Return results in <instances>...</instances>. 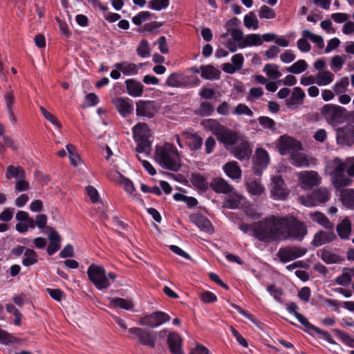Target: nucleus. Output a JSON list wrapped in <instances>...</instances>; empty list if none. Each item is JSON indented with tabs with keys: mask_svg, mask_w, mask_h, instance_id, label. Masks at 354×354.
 Instances as JSON below:
<instances>
[{
	"mask_svg": "<svg viewBox=\"0 0 354 354\" xmlns=\"http://www.w3.org/2000/svg\"><path fill=\"white\" fill-rule=\"evenodd\" d=\"M281 219H282V216L272 215L253 223V236L265 243L282 241V221Z\"/></svg>",
	"mask_w": 354,
	"mask_h": 354,
	"instance_id": "nucleus-1",
	"label": "nucleus"
},
{
	"mask_svg": "<svg viewBox=\"0 0 354 354\" xmlns=\"http://www.w3.org/2000/svg\"><path fill=\"white\" fill-rule=\"evenodd\" d=\"M156 159L162 168L178 171L181 167L180 158L176 147L166 143L162 147L156 150Z\"/></svg>",
	"mask_w": 354,
	"mask_h": 354,
	"instance_id": "nucleus-2",
	"label": "nucleus"
},
{
	"mask_svg": "<svg viewBox=\"0 0 354 354\" xmlns=\"http://www.w3.org/2000/svg\"><path fill=\"white\" fill-rule=\"evenodd\" d=\"M283 239L302 241L307 234V228L304 222L293 216H282Z\"/></svg>",
	"mask_w": 354,
	"mask_h": 354,
	"instance_id": "nucleus-3",
	"label": "nucleus"
},
{
	"mask_svg": "<svg viewBox=\"0 0 354 354\" xmlns=\"http://www.w3.org/2000/svg\"><path fill=\"white\" fill-rule=\"evenodd\" d=\"M286 309L288 313L293 314L297 319L306 328V331L311 335H313L314 333H316L320 337L328 342L331 344H335V342L333 340L330 334L324 330L320 329L317 326L312 324L308 319L304 316L302 314L298 313L297 310L298 309V306L295 302H290V304H286Z\"/></svg>",
	"mask_w": 354,
	"mask_h": 354,
	"instance_id": "nucleus-4",
	"label": "nucleus"
},
{
	"mask_svg": "<svg viewBox=\"0 0 354 354\" xmlns=\"http://www.w3.org/2000/svg\"><path fill=\"white\" fill-rule=\"evenodd\" d=\"M320 114L329 124L335 127L346 121L348 111L337 104H326L320 109Z\"/></svg>",
	"mask_w": 354,
	"mask_h": 354,
	"instance_id": "nucleus-5",
	"label": "nucleus"
},
{
	"mask_svg": "<svg viewBox=\"0 0 354 354\" xmlns=\"http://www.w3.org/2000/svg\"><path fill=\"white\" fill-rule=\"evenodd\" d=\"M133 138L137 144L136 151L138 153H147L151 148L148 139V126L146 123L139 122L132 129Z\"/></svg>",
	"mask_w": 354,
	"mask_h": 354,
	"instance_id": "nucleus-6",
	"label": "nucleus"
},
{
	"mask_svg": "<svg viewBox=\"0 0 354 354\" xmlns=\"http://www.w3.org/2000/svg\"><path fill=\"white\" fill-rule=\"evenodd\" d=\"M199 78L194 75H185L181 73H172L165 82V85L176 88H192L199 85Z\"/></svg>",
	"mask_w": 354,
	"mask_h": 354,
	"instance_id": "nucleus-7",
	"label": "nucleus"
},
{
	"mask_svg": "<svg viewBox=\"0 0 354 354\" xmlns=\"http://www.w3.org/2000/svg\"><path fill=\"white\" fill-rule=\"evenodd\" d=\"M131 335L129 338L132 340H136L137 342L142 346H148L151 348H155L156 335L154 332L143 328L132 327L128 329Z\"/></svg>",
	"mask_w": 354,
	"mask_h": 354,
	"instance_id": "nucleus-8",
	"label": "nucleus"
},
{
	"mask_svg": "<svg viewBox=\"0 0 354 354\" xmlns=\"http://www.w3.org/2000/svg\"><path fill=\"white\" fill-rule=\"evenodd\" d=\"M90 281H91L98 290L106 288L110 283L106 277L103 267L94 263L90 264Z\"/></svg>",
	"mask_w": 354,
	"mask_h": 354,
	"instance_id": "nucleus-9",
	"label": "nucleus"
},
{
	"mask_svg": "<svg viewBox=\"0 0 354 354\" xmlns=\"http://www.w3.org/2000/svg\"><path fill=\"white\" fill-rule=\"evenodd\" d=\"M277 148L281 155H286L299 151L302 147L299 141L290 136L283 135L280 136L278 140Z\"/></svg>",
	"mask_w": 354,
	"mask_h": 354,
	"instance_id": "nucleus-10",
	"label": "nucleus"
},
{
	"mask_svg": "<svg viewBox=\"0 0 354 354\" xmlns=\"http://www.w3.org/2000/svg\"><path fill=\"white\" fill-rule=\"evenodd\" d=\"M170 316L162 311H156L140 318L139 324L154 328L170 320Z\"/></svg>",
	"mask_w": 354,
	"mask_h": 354,
	"instance_id": "nucleus-11",
	"label": "nucleus"
},
{
	"mask_svg": "<svg viewBox=\"0 0 354 354\" xmlns=\"http://www.w3.org/2000/svg\"><path fill=\"white\" fill-rule=\"evenodd\" d=\"M307 250L304 248L286 246L279 250L277 256L281 263H286L304 256Z\"/></svg>",
	"mask_w": 354,
	"mask_h": 354,
	"instance_id": "nucleus-12",
	"label": "nucleus"
},
{
	"mask_svg": "<svg viewBox=\"0 0 354 354\" xmlns=\"http://www.w3.org/2000/svg\"><path fill=\"white\" fill-rule=\"evenodd\" d=\"M337 162L333 170V185L339 189L349 185L351 180L344 174L346 165L339 160H337Z\"/></svg>",
	"mask_w": 354,
	"mask_h": 354,
	"instance_id": "nucleus-13",
	"label": "nucleus"
},
{
	"mask_svg": "<svg viewBox=\"0 0 354 354\" xmlns=\"http://www.w3.org/2000/svg\"><path fill=\"white\" fill-rule=\"evenodd\" d=\"M270 157L268 151L262 148L257 149L253 158V171L257 176H261L269 164Z\"/></svg>",
	"mask_w": 354,
	"mask_h": 354,
	"instance_id": "nucleus-14",
	"label": "nucleus"
},
{
	"mask_svg": "<svg viewBox=\"0 0 354 354\" xmlns=\"http://www.w3.org/2000/svg\"><path fill=\"white\" fill-rule=\"evenodd\" d=\"M111 101L115 109L123 118L128 117L133 112V103L129 97H115Z\"/></svg>",
	"mask_w": 354,
	"mask_h": 354,
	"instance_id": "nucleus-15",
	"label": "nucleus"
},
{
	"mask_svg": "<svg viewBox=\"0 0 354 354\" xmlns=\"http://www.w3.org/2000/svg\"><path fill=\"white\" fill-rule=\"evenodd\" d=\"M216 137L218 142L225 147L235 145L241 139L240 136L237 132L226 127L225 126Z\"/></svg>",
	"mask_w": 354,
	"mask_h": 354,
	"instance_id": "nucleus-16",
	"label": "nucleus"
},
{
	"mask_svg": "<svg viewBox=\"0 0 354 354\" xmlns=\"http://www.w3.org/2000/svg\"><path fill=\"white\" fill-rule=\"evenodd\" d=\"M238 145L232 151L233 156L240 160H248L250 158L252 148L251 144L245 140L240 139Z\"/></svg>",
	"mask_w": 354,
	"mask_h": 354,
	"instance_id": "nucleus-17",
	"label": "nucleus"
},
{
	"mask_svg": "<svg viewBox=\"0 0 354 354\" xmlns=\"http://www.w3.org/2000/svg\"><path fill=\"white\" fill-rule=\"evenodd\" d=\"M156 112L155 102L151 100L136 102V115L139 117L152 118Z\"/></svg>",
	"mask_w": 354,
	"mask_h": 354,
	"instance_id": "nucleus-18",
	"label": "nucleus"
},
{
	"mask_svg": "<svg viewBox=\"0 0 354 354\" xmlns=\"http://www.w3.org/2000/svg\"><path fill=\"white\" fill-rule=\"evenodd\" d=\"M299 180L304 189H311L319 184V178L317 171H304L299 174Z\"/></svg>",
	"mask_w": 354,
	"mask_h": 354,
	"instance_id": "nucleus-19",
	"label": "nucleus"
},
{
	"mask_svg": "<svg viewBox=\"0 0 354 354\" xmlns=\"http://www.w3.org/2000/svg\"><path fill=\"white\" fill-rule=\"evenodd\" d=\"M336 138L339 144L352 146L354 144V128L350 126L338 128Z\"/></svg>",
	"mask_w": 354,
	"mask_h": 354,
	"instance_id": "nucleus-20",
	"label": "nucleus"
},
{
	"mask_svg": "<svg viewBox=\"0 0 354 354\" xmlns=\"http://www.w3.org/2000/svg\"><path fill=\"white\" fill-rule=\"evenodd\" d=\"M330 198V194L326 188L320 187L308 196L309 204L316 206L325 203Z\"/></svg>",
	"mask_w": 354,
	"mask_h": 354,
	"instance_id": "nucleus-21",
	"label": "nucleus"
},
{
	"mask_svg": "<svg viewBox=\"0 0 354 354\" xmlns=\"http://www.w3.org/2000/svg\"><path fill=\"white\" fill-rule=\"evenodd\" d=\"M209 187L216 193L225 194L232 193L234 189L232 185L220 177L214 178L210 183Z\"/></svg>",
	"mask_w": 354,
	"mask_h": 354,
	"instance_id": "nucleus-22",
	"label": "nucleus"
},
{
	"mask_svg": "<svg viewBox=\"0 0 354 354\" xmlns=\"http://www.w3.org/2000/svg\"><path fill=\"white\" fill-rule=\"evenodd\" d=\"M167 343L171 354L183 353V339L176 332L170 333L167 339Z\"/></svg>",
	"mask_w": 354,
	"mask_h": 354,
	"instance_id": "nucleus-23",
	"label": "nucleus"
},
{
	"mask_svg": "<svg viewBox=\"0 0 354 354\" xmlns=\"http://www.w3.org/2000/svg\"><path fill=\"white\" fill-rule=\"evenodd\" d=\"M337 238L335 232L333 230H330L329 232L326 231H319L317 232L314 238L312 241V245L315 247H319L322 245H324L327 243H330L334 241Z\"/></svg>",
	"mask_w": 354,
	"mask_h": 354,
	"instance_id": "nucleus-24",
	"label": "nucleus"
},
{
	"mask_svg": "<svg viewBox=\"0 0 354 354\" xmlns=\"http://www.w3.org/2000/svg\"><path fill=\"white\" fill-rule=\"evenodd\" d=\"M272 193L278 199H285L288 193L285 188L284 181L281 176H276L272 178Z\"/></svg>",
	"mask_w": 354,
	"mask_h": 354,
	"instance_id": "nucleus-25",
	"label": "nucleus"
},
{
	"mask_svg": "<svg viewBox=\"0 0 354 354\" xmlns=\"http://www.w3.org/2000/svg\"><path fill=\"white\" fill-rule=\"evenodd\" d=\"M223 169L225 174L233 180H238L241 178L242 171L236 161L227 162L223 165Z\"/></svg>",
	"mask_w": 354,
	"mask_h": 354,
	"instance_id": "nucleus-26",
	"label": "nucleus"
},
{
	"mask_svg": "<svg viewBox=\"0 0 354 354\" xmlns=\"http://www.w3.org/2000/svg\"><path fill=\"white\" fill-rule=\"evenodd\" d=\"M90 202H91L95 207V209L97 212L103 214L105 211V205L101 199L100 195L93 186L90 185ZM93 207H90V209Z\"/></svg>",
	"mask_w": 354,
	"mask_h": 354,
	"instance_id": "nucleus-27",
	"label": "nucleus"
},
{
	"mask_svg": "<svg viewBox=\"0 0 354 354\" xmlns=\"http://www.w3.org/2000/svg\"><path fill=\"white\" fill-rule=\"evenodd\" d=\"M190 181L194 187L199 191L206 192L209 187L206 177L200 173H192L190 176Z\"/></svg>",
	"mask_w": 354,
	"mask_h": 354,
	"instance_id": "nucleus-28",
	"label": "nucleus"
},
{
	"mask_svg": "<svg viewBox=\"0 0 354 354\" xmlns=\"http://www.w3.org/2000/svg\"><path fill=\"white\" fill-rule=\"evenodd\" d=\"M263 44V40L259 34H248L242 41L238 44L240 48H244L248 46H259Z\"/></svg>",
	"mask_w": 354,
	"mask_h": 354,
	"instance_id": "nucleus-29",
	"label": "nucleus"
},
{
	"mask_svg": "<svg viewBox=\"0 0 354 354\" xmlns=\"http://www.w3.org/2000/svg\"><path fill=\"white\" fill-rule=\"evenodd\" d=\"M127 93L133 97H140L143 93V86L140 82L129 79L125 81Z\"/></svg>",
	"mask_w": 354,
	"mask_h": 354,
	"instance_id": "nucleus-30",
	"label": "nucleus"
},
{
	"mask_svg": "<svg viewBox=\"0 0 354 354\" xmlns=\"http://www.w3.org/2000/svg\"><path fill=\"white\" fill-rule=\"evenodd\" d=\"M338 236L341 239L346 240L348 239L351 232V222L348 218H344L336 227Z\"/></svg>",
	"mask_w": 354,
	"mask_h": 354,
	"instance_id": "nucleus-31",
	"label": "nucleus"
},
{
	"mask_svg": "<svg viewBox=\"0 0 354 354\" xmlns=\"http://www.w3.org/2000/svg\"><path fill=\"white\" fill-rule=\"evenodd\" d=\"M305 97V93L300 87H295L293 89L290 98L286 99V104L288 107L303 103Z\"/></svg>",
	"mask_w": 354,
	"mask_h": 354,
	"instance_id": "nucleus-32",
	"label": "nucleus"
},
{
	"mask_svg": "<svg viewBox=\"0 0 354 354\" xmlns=\"http://www.w3.org/2000/svg\"><path fill=\"white\" fill-rule=\"evenodd\" d=\"M201 77L205 80H218L221 75V71L216 69L212 65H206L201 66Z\"/></svg>",
	"mask_w": 354,
	"mask_h": 354,
	"instance_id": "nucleus-33",
	"label": "nucleus"
},
{
	"mask_svg": "<svg viewBox=\"0 0 354 354\" xmlns=\"http://www.w3.org/2000/svg\"><path fill=\"white\" fill-rule=\"evenodd\" d=\"M310 218L314 222L317 223L328 230H333L334 228V225L329 221L327 216L320 212L317 211L310 214Z\"/></svg>",
	"mask_w": 354,
	"mask_h": 354,
	"instance_id": "nucleus-34",
	"label": "nucleus"
},
{
	"mask_svg": "<svg viewBox=\"0 0 354 354\" xmlns=\"http://www.w3.org/2000/svg\"><path fill=\"white\" fill-rule=\"evenodd\" d=\"M115 67L125 75H136L138 71L135 64L129 63L126 61L116 63Z\"/></svg>",
	"mask_w": 354,
	"mask_h": 354,
	"instance_id": "nucleus-35",
	"label": "nucleus"
},
{
	"mask_svg": "<svg viewBox=\"0 0 354 354\" xmlns=\"http://www.w3.org/2000/svg\"><path fill=\"white\" fill-rule=\"evenodd\" d=\"M321 259L327 264L330 263H339L342 262L344 259L342 256L333 253L327 250L323 249L320 250Z\"/></svg>",
	"mask_w": 354,
	"mask_h": 354,
	"instance_id": "nucleus-36",
	"label": "nucleus"
},
{
	"mask_svg": "<svg viewBox=\"0 0 354 354\" xmlns=\"http://www.w3.org/2000/svg\"><path fill=\"white\" fill-rule=\"evenodd\" d=\"M6 178L7 179L15 178L18 180L20 178H26V173L24 169L20 166L9 165L6 169Z\"/></svg>",
	"mask_w": 354,
	"mask_h": 354,
	"instance_id": "nucleus-37",
	"label": "nucleus"
},
{
	"mask_svg": "<svg viewBox=\"0 0 354 354\" xmlns=\"http://www.w3.org/2000/svg\"><path fill=\"white\" fill-rule=\"evenodd\" d=\"M38 262V255L37 252L30 248H26L24 254V258L22 259V264L25 267H29L30 266L35 265Z\"/></svg>",
	"mask_w": 354,
	"mask_h": 354,
	"instance_id": "nucleus-38",
	"label": "nucleus"
},
{
	"mask_svg": "<svg viewBox=\"0 0 354 354\" xmlns=\"http://www.w3.org/2000/svg\"><path fill=\"white\" fill-rule=\"evenodd\" d=\"M316 84L319 86H326L334 80V75L328 71H319L316 75Z\"/></svg>",
	"mask_w": 354,
	"mask_h": 354,
	"instance_id": "nucleus-39",
	"label": "nucleus"
},
{
	"mask_svg": "<svg viewBox=\"0 0 354 354\" xmlns=\"http://www.w3.org/2000/svg\"><path fill=\"white\" fill-rule=\"evenodd\" d=\"M290 162L293 165L298 167H307L309 166L307 156L304 153H299V151L292 153L290 155Z\"/></svg>",
	"mask_w": 354,
	"mask_h": 354,
	"instance_id": "nucleus-40",
	"label": "nucleus"
},
{
	"mask_svg": "<svg viewBox=\"0 0 354 354\" xmlns=\"http://www.w3.org/2000/svg\"><path fill=\"white\" fill-rule=\"evenodd\" d=\"M241 200L242 197L240 194L234 193L224 201L223 207L227 209H237L241 203Z\"/></svg>",
	"mask_w": 354,
	"mask_h": 354,
	"instance_id": "nucleus-41",
	"label": "nucleus"
},
{
	"mask_svg": "<svg viewBox=\"0 0 354 354\" xmlns=\"http://www.w3.org/2000/svg\"><path fill=\"white\" fill-rule=\"evenodd\" d=\"M341 197L344 205L349 209H354V189H342Z\"/></svg>",
	"mask_w": 354,
	"mask_h": 354,
	"instance_id": "nucleus-42",
	"label": "nucleus"
},
{
	"mask_svg": "<svg viewBox=\"0 0 354 354\" xmlns=\"http://www.w3.org/2000/svg\"><path fill=\"white\" fill-rule=\"evenodd\" d=\"M246 187L248 192L254 196H260L261 195L265 189L261 183L257 180H251L246 183Z\"/></svg>",
	"mask_w": 354,
	"mask_h": 354,
	"instance_id": "nucleus-43",
	"label": "nucleus"
},
{
	"mask_svg": "<svg viewBox=\"0 0 354 354\" xmlns=\"http://www.w3.org/2000/svg\"><path fill=\"white\" fill-rule=\"evenodd\" d=\"M302 37L308 38L312 42L315 44L319 48H323L324 46V39L320 35H315L308 30H304L301 32Z\"/></svg>",
	"mask_w": 354,
	"mask_h": 354,
	"instance_id": "nucleus-44",
	"label": "nucleus"
},
{
	"mask_svg": "<svg viewBox=\"0 0 354 354\" xmlns=\"http://www.w3.org/2000/svg\"><path fill=\"white\" fill-rule=\"evenodd\" d=\"M111 304L114 307L127 310H131L133 308V304L131 301L120 297L113 298L111 300Z\"/></svg>",
	"mask_w": 354,
	"mask_h": 354,
	"instance_id": "nucleus-45",
	"label": "nucleus"
},
{
	"mask_svg": "<svg viewBox=\"0 0 354 354\" xmlns=\"http://www.w3.org/2000/svg\"><path fill=\"white\" fill-rule=\"evenodd\" d=\"M308 64L304 59H299L295 62L290 67L287 68L288 72L293 74H299L306 70Z\"/></svg>",
	"mask_w": 354,
	"mask_h": 354,
	"instance_id": "nucleus-46",
	"label": "nucleus"
},
{
	"mask_svg": "<svg viewBox=\"0 0 354 354\" xmlns=\"http://www.w3.org/2000/svg\"><path fill=\"white\" fill-rule=\"evenodd\" d=\"M204 125L211 130L213 134L216 136L221 129L225 127L215 119H208L204 122Z\"/></svg>",
	"mask_w": 354,
	"mask_h": 354,
	"instance_id": "nucleus-47",
	"label": "nucleus"
},
{
	"mask_svg": "<svg viewBox=\"0 0 354 354\" xmlns=\"http://www.w3.org/2000/svg\"><path fill=\"white\" fill-rule=\"evenodd\" d=\"M243 23L244 26L249 29L252 28L254 30H256L259 28V21L252 12L245 15Z\"/></svg>",
	"mask_w": 354,
	"mask_h": 354,
	"instance_id": "nucleus-48",
	"label": "nucleus"
},
{
	"mask_svg": "<svg viewBox=\"0 0 354 354\" xmlns=\"http://www.w3.org/2000/svg\"><path fill=\"white\" fill-rule=\"evenodd\" d=\"M349 85V80L347 77H342L339 82H337L333 88L334 93L336 95H340L344 93L346 90L347 87Z\"/></svg>",
	"mask_w": 354,
	"mask_h": 354,
	"instance_id": "nucleus-49",
	"label": "nucleus"
},
{
	"mask_svg": "<svg viewBox=\"0 0 354 354\" xmlns=\"http://www.w3.org/2000/svg\"><path fill=\"white\" fill-rule=\"evenodd\" d=\"M203 145V138L197 133H192L189 137V146L191 150L197 151Z\"/></svg>",
	"mask_w": 354,
	"mask_h": 354,
	"instance_id": "nucleus-50",
	"label": "nucleus"
},
{
	"mask_svg": "<svg viewBox=\"0 0 354 354\" xmlns=\"http://www.w3.org/2000/svg\"><path fill=\"white\" fill-rule=\"evenodd\" d=\"M333 332L335 335L342 341L343 343L349 347L354 348V339H353L350 335L337 328L333 329Z\"/></svg>",
	"mask_w": 354,
	"mask_h": 354,
	"instance_id": "nucleus-51",
	"label": "nucleus"
},
{
	"mask_svg": "<svg viewBox=\"0 0 354 354\" xmlns=\"http://www.w3.org/2000/svg\"><path fill=\"white\" fill-rule=\"evenodd\" d=\"M17 342V339L7 331L0 329V343L5 345L13 344Z\"/></svg>",
	"mask_w": 354,
	"mask_h": 354,
	"instance_id": "nucleus-52",
	"label": "nucleus"
},
{
	"mask_svg": "<svg viewBox=\"0 0 354 354\" xmlns=\"http://www.w3.org/2000/svg\"><path fill=\"white\" fill-rule=\"evenodd\" d=\"M169 5V0H151L149 2L148 7L154 10H161L167 8Z\"/></svg>",
	"mask_w": 354,
	"mask_h": 354,
	"instance_id": "nucleus-53",
	"label": "nucleus"
},
{
	"mask_svg": "<svg viewBox=\"0 0 354 354\" xmlns=\"http://www.w3.org/2000/svg\"><path fill=\"white\" fill-rule=\"evenodd\" d=\"M263 71L266 73L267 75L272 78H278L281 75L279 71L278 66L275 64H267L265 65Z\"/></svg>",
	"mask_w": 354,
	"mask_h": 354,
	"instance_id": "nucleus-54",
	"label": "nucleus"
},
{
	"mask_svg": "<svg viewBox=\"0 0 354 354\" xmlns=\"http://www.w3.org/2000/svg\"><path fill=\"white\" fill-rule=\"evenodd\" d=\"M196 225L207 232H209L210 229L212 228V225L209 220L203 216H197L196 217Z\"/></svg>",
	"mask_w": 354,
	"mask_h": 354,
	"instance_id": "nucleus-55",
	"label": "nucleus"
},
{
	"mask_svg": "<svg viewBox=\"0 0 354 354\" xmlns=\"http://www.w3.org/2000/svg\"><path fill=\"white\" fill-rule=\"evenodd\" d=\"M258 121L261 126L265 129H268L271 131H275V122L273 119L268 116H260Z\"/></svg>",
	"mask_w": 354,
	"mask_h": 354,
	"instance_id": "nucleus-56",
	"label": "nucleus"
},
{
	"mask_svg": "<svg viewBox=\"0 0 354 354\" xmlns=\"http://www.w3.org/2000/svg\"><path fill=\"white\" fill-rule=\"evenodd\" d=\"M137 53L141 57H148L150 55L149 43L146 40H142L137 48Z\"/></svg>",
	"mask_w": 354,
	"mask_h": 354,
	"instance_id": "nucleus-57",
	"label": "nucleus"
},
{
	"mask_svg": "<svg viewBox=\"0 0 354 354\" xmlns=\"http://www.w3.org/2000/svg\"><path fill=\"white\" fill-rule=\"evenodd\" d=\"M40 111L42 113V115H44V117L47 120H48L50 123H52L53 125L56 126L58 129L61 128L62 127V124L61 123L59 122V120H57V118L54 115H53L52 113H50V112H48L45 108H44L43 106H41L40 107Z\"/></svg>",
	"mask_w": 354,
	"mask_h": 354,
	"instance_id": "nucleus-58",
	"label": "nucleus"
},
{
	"mask_svg": "<svg viewBox=\"0 0 354 354\" xmlns=\"http://www.w3.org/2000/svg\"><path fill=\"white\" fill-rule=\"evenodd\" d=\"M267 290L273 296L277 301L281 302V296L283 294V290L281 288H277L274 284H272L267 287Z\"/></svg>",
	"mask_w": 354,
	"mask_h": 354,
	"instance_id": "nucleus-59",
	"label": "nucleus"
},
{
	"mask_svg": "<svg viewBox=\"0 0 354 354\" xmlns=\"http://www.w3.org/2000/svg\"><path fill=\"white\" fill-rule=\"evenodd\" d=\"M199 112L202 116H209L214 112V106L208 102H203L200 104Z\"/></svg>",
	"mask_w": 354,
	"mask_h": 354,
	"instance_id": "nucleus-60",
	"label": "nucleus"
},
{
	"mask_svg": "<svg viewBox=\"0 0 354 354\" xmlns=\"http://www.w3.org/2000/svg\"><path fill=\"white\" fill-rule=\"evenodd\" d=\"M259 17L261 19H273L275 17L274 11L268 6L263 5L261 7L259 10Z\"/></svg>",
	"mask_w": 354,
	"mask_h": 354,
	"instance_id": "nucleus-61",
	"label": "nucleus"
},
{
	"mask_svg": "<svg viewBox=\"0 0 354 354\" xmlns=\"http://www.w3.org/2000/svg\"><path fill=\"white\" fill-rule=\"evenodd\" d=\"M4 100L7 111L13 110V106L15 104V97L13 91H7L4 94Z\"/></svg>",
	"mask_w": 354,
	"mask_h": 354,
	"instance_id": "nucleus-62",
	"label": "nucleus"
},
{
	"mask_svg": "<svg viewBox=\"0 0 354 354\" xmlns=\"http://www.w3.org/2000/svg\"><path fill=\"white\" fill-rule=\"evenodd\" d=\"M234 114L235 115H246L248 116H253V112L251 111V109L245 104L240 103L239 104L234 111Z\"/></svg>",
	"mask_w": 354,
	"mask_h": 354,
	"instance_id": "nucleus-63",
	"label": "nucleus"
},
{
	"mask_svg": "<svg viewBox=\"0 0 354 354\" xmlns=\"http://www.w3.org/2000/svg\"><path fill=\"white\" fill-rule=\"evenodd\" d=\"M351 282V274L348 272H343L335 279V283L342 286H347Z\"/></svg>",
	"mask_w": 354,
	"mask_h": 354,
	"instance_id": "nucleus-64",
	"label": "nucleus"
}]
</instances>
